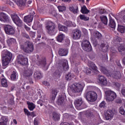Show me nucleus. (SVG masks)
<instances>
[{"instance_id":"1","label":"nucleus","mask_w":125,"mask_h":125,"mask_svg":"<svg viewBox=\"0 0 125 125\" xmlns=\"http://www.w3.org/2000/svg\"><path fill=\"white\" fill-rule=\"evenodd\" d=\"M59 66L60 67L56 70L53 74L54 78L59 79L61 76V71L64 69V71H67L69 69V65L68 64V61L66 60H60L59 62Z\"/></svg>"},{"instance_id":"2","label":"nucleus","mask_w":125,"mask_h":125,"mask_svg":"<svg viewBox=\"0 0 125 125\" xmlns=\"http://www.w3.org/2000/svg\"><path fill=\"white\" fill-rule=\"evenodd\" d=\"M2 65L3 67H6L12 59V53L7 50H4L2 52Z\"/></svg>"},{"instance_id":"3","label":"nucleus","mask_w":125,"mask_h":125,"mask_svg":"<svg viewBox=\"0 0 125 125\" xmlns=\"http://www.w3.org/2000/svg\"><path fill=\"white\" fill-rule=\"evenodd\" d=\"M21 49L26 53H31L34 51V44L27 41L21 45Z\"/></svg>"},{"instance_id":"4","label":"nucleus","mask_w":125,"mask_h":125,"mask_svg":"<svg viewBox=\"0 0 125 125\" xmlns=\"http://www.w3.org/2000/svg\"><path fill=\"white\" fill-rule=\"evenodd\" d=\"M69 86L73 93H77L83 91V85L79 83H74L69 84Z\"/></svg>"},{"instance_id":"5","label":"nucleus","mask_w":125,"mask_h":125,"mask_svg":"<svg viewBox=\"0 0 125 125\" xmlns=\"http://www.w3.org/2000/svg\"><path fill=\"white\" fill-rule=\"evenodd\" d=\"M86 99L90 102H94L97 99V94L94 91H89L85 94Z\"/></svg>"},{"instance_id":"6","label":"nucleus","mask_w":125,"mask_h":125,"mask_svg":"<svg viewBox=\"0 0 125 125\" xmlns=\"http://www.w3.org/2000/svg\"><path fill=\"white\" fill-rule=\"evenodd\" d=\"M105 99L107 102H112L114 101L115 98L117 97V94L113 91L107 90L105 92Z\"/></svg>"},{"instance_id":"7","label":"nucleus","mask_w":125,"mask_h":125,"mask_svg":"<svg viewBox=\"0 0 125 125\" xmlns=\"http://www.w3.org/2000/svg\"><path fill=\"white\" fill-rule=\"evenodd\" d=\"M11 17L12 20H13L15 24H16L17 26H18V27H21V26L23 25V22H22V21L17 15L15 14H12L11 15Z\"/></svg>"},{"instance_id":"8","label":"nucleus","mask_w":125,"mask_h":125,"mask_svg":"<svg viewBox=\"0 0 125 125\" xmlns=\"http://www.w3.org/2000/svg\"><path fill=\"white\" fill-rule=\"evenodd\" d=\"M82 46L83 49L85 50V51H91L92 50V47H91V44L90 42L85 39L83 40V42L82 43Z\"/></svg>"},{"instance_id":"9","label":"nucleus","mask_w":125,"mask_h":125,"mask_svg":"<svg viewBox=\"0 0 125 125\" xmlns=\"http://www.w3.org/2000/svg\"><path fill=\"white\" fill-rule=\"evenodd\" d=\"M47 31L50 35H54V31H55V24L52 22H49L46 26Z\"/></svg>"},{"instance_id":"10","label":"nucleus","mask_w":125,"mask_h":125,"mask_svg":"<svg viewBox=\"0 0 125 125\" xmlns=\"http://www.w3.org/2000/svg\"><path fill=\"white\" fill-rule=\"evenodd\" d=\"M17 61L19 64L21 65H27L28 64V59L25 58L22 55H19L17 57Z\"/></svg>"},{"instance_id":"11","label":"nucleus","mask_w":125,"mask_h":125,"mask_svg":"<svg viewBox=\"0 0 125 125\" xmlns=\"http://www.w3.org/2000/svg\"><path fill=\"white\" fill-rule=\"evenodd\" d=\"M72 38L73 40L77 41L80 40L82 37V32L79 29H75L72 31Z\"/></svg>"},{"instance_id":"12","label":"nucleus","mask_w":125,"mask_h":125,"mask_svg":"<svg viewBox=\"0 0 125 125\" xmlns=\"http://www.w3.org/2000/svg\"><path fill=\"white\" fill-rule=\"evenodd\" d=\"M83 104V101L82 98L77 99L74 102V104L77 110H82V109H83V107L82 106Z\"/></svg>"},{"instance_id":"13","label":"nucleus","mask_w":125,"mask_h":125,"mask_svg":"<svg viewBox=\"0 0 125 125\" xmlns=\"http://www.w3.org/2000/svg\"><path fill=\"white\" fill-rule=\"evenodd\" d=\"M37 65L42 67L43 70H46L48 69V66L46 65V59L42 58L37 62Z\"/></svg>"},{"instance_id":"14","label":"nucleus","mask_w":125,"mask_h":125,"mask_svg":"<svg viewBox=\"0 0 125 125\" xmlns=\"http://www.w3.org/2000/svg\"><path fill=\"white\" fill-rule=\"evenodd\" d=\"M4 30L7 35H14L15 34V30L12 26L7 25L4 27Z\"/></svg>"},{"instance_id":"15","label":"nucleus","mask_w":125,"mask_h":125,"mask_svg":"<svg viewBox=\"0 0 125 125\" xmlns=\"http://www.w3.org/2000/svg\"><path fill=\"white\" fill-rule=\"evenodd\" d=\"M0 21H1V22H9L8 16L3 12L0 13Z\"/></svg>"},{"instance_id":"16","label":"nucleus","mask_w":125,"mask_h":125,"mask_svg":"<svg viewBox=\"0 0 125 125\" xmlns=\"http://www.w3.org/2000/svg\"><path fill=\"white\" fill-rule=\"evenodd\" d=\"M109 77H112V78L118 80L122 78V75L120 71H113L112 73L110 72Z\"/></svg>"},{"instance_id":"17","label":"nucleus","mask_w":125,"mask_h":125,"mask_svg":"<svg viewBox=\"0 0 125 125\" xmlns=\"http://www.w3.org/2000/svg\"><path fill=\"white\" fill-rule=\"evenodd\" d=\"M61 115L56 112H53L52 114V119L55 121V122H58V121H59L60 120V116Z\"/></svg>"},{"instance_id":"18","label":"nucleus","mask_w":125,"mask_h":125,"mask_svg":"<svg viewBox=\"0 0 125 125\" xmlns=\"http://www.w3.org/2000/svg\"><path fill=\"white\" fill-rule=\"evenodd\" d=\"M23 76L25 78H29L33 75L32 69H25L23 71Z\"/></svg>"},{"instance_id":"19","label":"nucleus","mask_w":125,"mask_h":125,"mask_svg":"<svg viewBox=\"0 0 125 125\" xmlns=\"http://www.w3.org/2000/svg\"><path fill=\"white\" fill-rule=\"evenodd\" d=\"M100 68L101 72L103 73V74H104L105 75H106L107 77H110V74L111 72L107 70L105 67H104L103 66H100Z\"/></svg>"},{"instance_id":"20","label":"nucleus","mask_w":125,"mask_h":125,"mask_svg":"<svg viewBox=\"0 0 125 125\" xmlns=\"http://www.w3.org/2000/svg\"><path fill=\"white\" fill-rule=\"evenodd\" d=\"M33 19L34 16L32 15H28L23 18V21L24 22H26L27 23H31V22L33 21Z\"/></svg>"},{"instance_id":"21","label":"nucleus","mask_w":125,"mask_h":125,"mask_svg":"<svg viewBox=\"0 0 125 125\" xmlns=\"http://www.w3.org/2000/svg\"><path fill=\"white\" fill-rule=\"evenodd\" d=\"M68 51L67 49L60 48L59 50V54L60 56H66L68 54Z\"/></svg>"},{"instance_id":"22","label":"nucleus","mask_w":125,"mask_h":125,"mask_svg":"<svg viewBox=\"0 0 125 125\" xmlns=\"http://www.w3.org/2000/svg\"><path fill=\"white\" fill-rule=\"evenodd\" d=\"M105 116L107 120H111V119H113V117H114V113L112 110L107 111Z\"/></svg>"},{"instance_id":"23","label":"nucleus","mask_w":125,"mask_h":125,"mask_svg":"<svg viewBox=\"0 0 125 125\" xmlns=\"http://www.w3.org/2000/svg\"><path fill=\"white\" fill-rule=\"evenodd\" d=\"M109 27H111V28H112L113 29H115L116 28V22H115V21L113 20V18L111 17V16L109 15Z\"/></svg>"},{"instance_id":"24","label":"nucleus","mask_w":125,"mask_h":125,"mask_svg":"<svg viewBox=\"0 0 125 125\" xmlns=\"http://www.w3.org/2000/svg\"><path fill=\"white\" fill-rule=\"evenodd\" d=\"M99 81L104 85H106V84H107V80L106 79V78L102 75H99Z\"/></svg>"},{"instance_id":"25","label":"nucleus","mask_w":125,"mask_h":125,"mask_svg":"<svg viewBox=\"0 0 125 125\" xmlns=\"http://www.w3.org/2000/svg\"><path fill=\"white\" fill-rule=\"evenodd\" d=\"M16 4L20 7L21 8H24L25 7V6L26 5L25 2L23 0H17L16 1Z\"/></svg>"},{"instance_id":"26","label":"nucleus","mask_w":125,"mask_h":125,"mask_svg":"<svg viewBox=\"0 0 125 125\" xmlns=\"http://www.w3.org/2000/svg\"><path fill=\"white\" fill-rule=\"evenodd\" d=\"M8 121V119L6 117H1L0 119V125H6L7 124V122Z\"/></svg>"},{"instance_id":"27","label":"nucleus","mask_w":125,"mask_h":125,"mask_svg":"<svg viewBox=\"0 0 125 125\" xmlns=\"http://www.w3.org/2000/svg\"><path fill=\"white\" fill-rule=\"evenodd\" d=\"M92 36L94 37V38H96L98 40H101V39H102V35L98 31L93 32Z\"/></svg>"},{"instance_id":"28","label":"nucleus","mask_w":125,"mask_h":125,"mask_svg":"<svg viewBox=\"0 0 125 125\" xmlns=\"http://www.w3.org/2000/svg\"><path fill=\"white\" fill-rule=\"evenodd\" d=\"M118 51L120 52L121 55H125V46L122 45L120 46H119L118 48Z\"/></svg>"},{"instance_id":"29","label":"nucleus","mask_w":125,"mask_h":125,"mask_svg":"<svg viewBox=\"0 0 125 125\" xmlns=\"http://www.w3.org/2000/svg\"><path fill=\"white\" fill-rule=\"evenodd\" d=\"M100 19L101 20L102 23L104 24V25H107V24H108V19L107 18L106 16H101L100 17Z\"/></svg>"},{"instance_id":"30","label":"nucleus","mask_w":125,"mask_h":125,"mask_svg":"<svg viewBox=\"0 0 125 125\" xmlns=\"http://www.w3.org/2000/svg\"><path fill=\"white\" fill-rule=\"evenodd\" d=\"M33 77L35 79H37V80H40L41 78H42V75L40 71H36L34 73Z\"/></svg>"},{"instance_id":"31","label":"nucleus","mask_w":125,"mask_h":125,"mask_svg":"<svg viewBox=\"0 0 125 125\" xmlns=\"http://www.w3.org/2000/svg\"><path fill=\"white\" fill-rule=\"evenodd\" d=\"M58 92V91H57V90L55 89H53L52 90V97L51 99L53 101H54V100H55V98H56V95H57Z\"/></svg>"},{"instance_id":"32","label":"nucleus","mask_w":125,"mask_h":125,"mask_svg":"<svg viewBox=\"0 0 125 125\" xmlns=\"http://www.w3.org/2000/svg\"><path fill=\"white\" fill-rule=\"evenodd\" d=\"M27 104L28 105V109L30 111H33L35 108H36V105L33 103H30V102H27Z\"/></svg>"},{"instance_id":"33","label":"nucleus","mask_w":125,"mask_h":125,"mask_svg":"<svg viewBox=\"0 0 125 125\" xmlns=\"http://www.w3.org/2000/svg\"><path fill=\"white\" fill-rule=\"evenodd\" d=\"M69 10L70 11H72V12H73L74 14L78 13V11H79V7H78V5H75V9L73 6L69 7Z\"/></svg>"},{"instance_id":"34","label":"nucleus","mask_w":125,"mask_h":125,"mask_svg":"<svg viewBox=\"0 0 125 125\" xmlns=\"http://www.w3.org/2000/svg\"><path fill=\"white\" fill-rule=\"evenodd\" d=\"M58 28L60 31H62V32H67L68 31V28L67 27L60 24H59Z\"/></svg>"},{"instance_id":"35","label":"nucleus","mask_w":125,"mask_h":125,"mask_svg":"<svg viewBox=\"0 0 125 125\" xmlns=\"http://www.w3.org/2000/svg\"><path fill=\"white\" fill-rule=\"evenodd\" d=\"M64 34H59L57 37V40L60 42H62V41L64 40Z\"/></svg>"},{"instance_id":"36","label":"nucleus","mask_w":125,"mask_h":125,"mask_svg":"<svg viewBox=\"0 0 125 125\" xmlns=\"http://www.w3.org/2000/svg\"><path fill=\"white\" fill-rule=\"evenodd\" d=\"M101 47L102 49V51H103V52H107V51H108V48L109 46L103 43L101 44Z\"/></svg>"},{"instance_id":"37","label":"nucleus","mask_w":125,"mask_h":125,"mask_svg":"<svg viewBox=\"0 0 125 125\" xmlns=\"http://www.w3.org/2000/svg\"><path fill=\"white\" fill-rule=\"evenodd\" d=\"M17 72L13 71L12 74L11 75V79L12 81H16L17 80Z\"/></svg>"},{"instance_id":"38","label":"nucleus","mask_w":125,"mask_h":125,"mask_svg":"<svg viewBox=\"0 0 125 125\" xmlns=\"http://www.w3.org/2000/svg\"><path fill=\"white\" fill-rule=\"evenodd\" d=\"M81 12L83 14H87V13L89 12V10L87 9V8L85 6H83V7H82Z\"/></svg>"},{"instance_id":"39","label":"nucleus","mask_w":125,"mask_h":125,"mask_svg":"<svg viewBox=\"0 0 125 125\" xmlns=\"http://www.w3.org/2000/svg\"><path fill=\"white\" fill-rule=\"evenodd\" d=\"M1 84L3 87H7V81L6 79L3 78L1 80Z\"/></svg>"},{"instance_id":"40","label":"nucleus","mask_w":125,"mask_h":125,"mask_svg":"<svg viewBox=\"0 0 125 125\" xmlns=\"http://www.w3.org/2000/svg\"><path fill=\"white\" fill-rule=\"evenodd\" d=\"M88 66L90 68H91L92 70L95 69V68L96 67V65L93 63V62H89L88 63Z\"/></svg>"},{"instance_id":"41","label":"nucleus","mask_w":125,"mask_h":125,"mask_svg":"<svg viewBox=\"0 0 125 125\" xmlns=\"http://www.w3.org/2000/svg\"><path fill=\"white\" fill-rule=\"evenodd\" d=\"M118 31L120 33H123L125 32V27L123 25H118Z\"/></svg>"},{"instance_id":"42","label":"nucleus","mask_w":125,"mask_h":125,"mask_svg":"<svg viewBox=\"0 0 125 125\" xmlns=\"http://www.w3.org/2000/svg\"><path fill=\"white\" fill-rule=\"evenodd\" d=\"M64 102V97H61L57 101V104L58 105H62Z\"/></svg>"},{"instance_id":"43","label":"nucleus","mask_w":125,"mask_h":125,"mask_svg":"<svg viewBox=\"0 0 125 125\" xmlns=\"http://www.w3.org/2000/svg\"><path fill=\"white\" fill-rule=\"evenodd\" d=\"M73 77H74V75H73V74H71V73L69 72L65 76V80L66 81H70V80H72Z\"/></svg>"},{"instance_id":"44","label":"nucleus","mask_w":125,"mask_h":125,"mask_svg":"<svg viewBox=\"0 0 125 125\" xmlns=\"http://www.w3.org/2000/svg\"><path fill=\"white\" fill-rule=\"evenodd\" d=\"M85 115L87 118H90L93 116V113L90 110H87L85 111Z\"/></svg>"},{"instance_id":"45","label":"nucleus","mask_w":125,"mask_h":125,"mask_svg":"<svg viewBox=\"0 0 125 125\" xmlns=\"http://www.w3.org/2000/svg\"><path fill=\"white\" fill-rule=\"evenodd\" d=\"M79 17L81 20H84V21H87L89 18L87 17H85L84 15H80Z\"/></svg>"},{"instance_id":"46","label":"nucleus","mask_w":125,"mask_h":125,"mask_svg":"<svg viewBox=\"0 0 125 125\" xmlns=\"http://www.w3.org/2000/svg\"><path fill=\"white\" fill-rule=\"evenodd\" d=\"M64 25H66L67 27H71L73 26V22L71 21H66L64 22Z\"/></svg>"},{"instance_id":"47","label":"nucleus","mask_w":125,"mask_h":125,"mask_svg":"<svg viewBox=\"0 0 125 125\" xmlns=\"http://www.w3.org/2000/svg\"><path fill=\"white\" fill-rule=\"evenodd\" d=\"M14 42H15V39L14 38H10L7 41L8 44H9L10 45L12 44Z\"/></svg>"},{"instance_id":"48","label":"nucleus","mask_w":125,"mask_h":125,"mask_svg":"<svg viewBox=\"0 0 125 125\" xmlns=\"http://www.w3.org/2000/svg\"><path fill=\"white\" fill-rule=\"evenodd\" d=\"M114 41L115 43H118V42H122V39L119 37H116L114 38Z\"/></svg>"},{"instance_id":"49","label":"nucleus","mask_w":125,"mask_h":125,"mask_svg":"<svg viewBox=\"0 0 125 125\" xmlns=\"http://www.w3.org/2000/svg\"><path fill=\"white\" fill-rule=\"evenodd\" d=\"M119 111V113L121 114V115H124V116H125V111L123 107L122 106L120 107Z\"/></svg>"},{"instance_id":"50","label":"nucleus","mask_w":125,"mask_h":125,"mask_svg":"<svg viewBox=\"0 0 125 125\" xmlns=\"http://www.w3.org/2000/svg\"><path fill=\"white\" fill-rule=\"evenodd\" d=\"M58 8L59 11H60V12H63V11H64V10H65V7L62 6H59L58 7Z\"/></svg>"},{"instance_id":"51","label":"nucleus","mask_w":125,"mask_h":125,"mask_svg":"<svg viewBox=\"0 0 125 125\" xmlns=\"http://www.w3.org/2000/svg\"><path fill=\"white\" fill-rule=\"evenodd\" d=\"M106 106V103L104 101H103L101 103V104L99 105V107L100 108H105Z\"/></svg>"},{"instance_id":"52","label":"nucleus","mask_w":125,"mask_h":125,"mask_svg":"<svg viewBox=\"0 0 125 125\" xmlns=\"http://www.w3.org/2000/svg\"><path fill=\"white\" fill-rule=\"evenodd\" d=\"M22 36L23 37V38H25V39H27V40H30V36L29 35L25 33H22Z\"/></svg>"},{"instance_id":"53","label":"nucleus","mask_w":125,"mask_h":125,"mask_svg":"<svg viewBox=\"0 0 125 125\" xmlns=\"http://www.w3.org/2000/svg\"><path fill=\"white\" fill-rule=\"evenodd\" d=\"M72 115H69L68 113H65L63 114V118H64V119H70Z\"/></svg>"},{"instance_id":"54","label":"nucleus","mask_w":125,"mask_h":125,"mask_svg":"<svg viewBox=\"0 0 125 125\" xmlns=\"http://www.w3.org/2000/svg\"><path fill=\"white\" fill-rule=\"evenodd\" d=\"M102 60L103 62H107V60H108V57L107 56V55H104L103 56Z\"/></svg>"},{"instance_id":"55","label":"nucleus","mask_w":125,"mask_h":125,"mask_svg":"<svg viewBox=\"0 0 125 125\" xmlns=\"http://www.w3.org/2000/svg\"><path fill=\"white\" fill-rule=\"evenodd\" d=\"M24 112L25 114V115H27V116H31V112H29V110H28V109H26V108H24Z\"/></svg>"},{"instance_id":"56","label":"nucleus","mask_w":125,"mask_h":125,"mask_svg":"<svg viewBox=\"0 0 125 125\" xmlns=\"http://www.w3.org/2000/svg\"><path fill=\"white\" fill-rule=\"evenodd\" d=\"M113 85H115L117 88H120V87H121V84L119 83L114 82Z\"/></svg>"},{"instance_id":"57","label":"nucleus","mask_w":125,"mask_h":125,"mask_svg":"<svg viewBox=\"0 0 125 125\" xmlns=\"http://www.w3.org/2000/svg\"><path fill=\"white\" fill-rule=\"evenodd\" d=\"M115 102L116 103H118V104H121V103H122V102H123V101L122 100V99H121V98H117L115 100Z\"/></svg>"},{"instance_id":"58","label":"nucleus","mask_w":125,"mask_h":125,"mask_svg":"<svg viewBox=\"0 0 125 125\" xmlns=\"http://www.w3.org/2000/svg\"><path fill=\"white\" fill-rule=\"evenodd\" d=\"M42 83L44 85H45L46 86H49L50 85L49 83L47 82V81H43L42 82Z\"/></svg>"},{"instance_id":"59","label":"nucleus","mask_w":125,"mask_h":125,"mask_svg":"<svg viewBox=\"0 0 125 125\" xmlns=\"http://www.w3.org/2000/svg\"><path fill=\"white\" fill-rule=\"evenodd\" d=\"M91 70H92L91 68H87L86 69V74L88 75V74H91Z\"/></svg>"},{"instance_id":"60","label":"nucleus","mask_w":125,"mask_h":125,"mask_svg":"<svg viewBox=\"0 0 125 125\" xmlns=\"http://www.w3.org/2000/svg\"><path fill=\"white\" fill-rule=\"evenodd\" d=\"M49 42L51 44V45H54V44H55V42H54L53 39H50L49 40Z\"/></svg>"},{"instance_id":"61","label":"nucleus","mask_w":125,"mask_h":125,"mask_svg":"<svg viewBox=\"0 0 125 125\" xmlns=\"http://www.w3.org/2000/svg\"><path fill=\"white\" fill-rule=\"evenodd\" d=\"M7 4L10 5V6H12V7H14V3H13V2L8 1L7 2Z\"/></svg>"},{"instance_id":"62","label":"nucleus","mask_w":125,"mask_h":125,"mask_svg":"<svg viewBox=\"0 0 125 125\" xmlns=\"http://www.w3.org/2000/svg\"><path fill=\"white\" fill-rule=\"evenodd\" d=\"M42 103H43V101H42V100H39L38 102H37V104H40L41 106H42V105H43L42 104Z\"/></svg>"},{"instance_id":"63","label":"nucleus","mask_w":125,"mask_h":125,"mask_svg":"<svg viewBox=\"0 0 125 125\" xmlns=\"http://www.w3.org/2000/svg\"><path fill=\"white\" fill-rule=\"evenodd\" d=\"M106 12V10L105 9H101L100 11V14H104Z\"/></svg>"},{"instance_id":"64","label":"nucleus","mask_w":125,"mask_h":125,"mask_svg":"<svg viewBox=\"0 0 125 125\" xmlns=\"http://www.w3.org/2000/svg\"><path fill=\"white\" fill-rule=\"evenodd\" d=\"M121 93L122 94H123L125 97V89H123L122 90H121Z\"/></svg>"}]
</instances>
